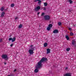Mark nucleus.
<instances>
[{"mask_svg":"<svg viewBox=\"0 0 76 76\" xmlns=\"http://www.w3.org/2000/svg\"><path fill=\"white\" fill-rule=\"evenodd\" d=\"M48 61V59L46 58L43 57L42 58L41 60L38 63L37 65L36 66V69L34 70L35 73H37L38 72V69H39L42 67V63L44 62V61Z\"/></svg>","mask_w":76,"mask_h":76,"instance_id":"1","label":"nucleus"},{"mask_svg":"<svg viewBox=\"0 0 76 76\" xmlns=\"http://www.w3.org/2000/svg\"><path fill=\"white\" fill-rule=\"evenodd\" d=\"M35 47H33L32 48H31V49H30L28 50V52H29V53L30 54H33L34 53V51L35 50Z\"/></svg>","mask_w":76,"mask_h":76,"instance_id":"2","label":"nucleus"},{"mask_svg":"<svg viewBox=\"0 0 76 76\" xmlns=\"http://www.w3.org/2000/svg\"><path fill=\"white\" fill-rule=\"evenodd\" d=\"M2 58L4 59H5V60H8V58H9L7 56V55L6 54L3 55L2 56Z\"/></svg>","mask_w":76,"mask_h":76,"instance_id":"3","label":"nucleus"},{"mask_svg":"<svg viewBox=\"0 0 76 76\" xmlns=\"http://www.w3.org/2000/svg\"><path fill=\"white\" fill-rule=\"evenodd\" d=\"M44 18L45 20H49L50 19V17L48 15H46L45 16Z\"/></svg>","mask_w":76,"mask_h":76,"instance_id":"4","label":"nucleus"},{"mask_svg":"<svg viewBox=\"0 0 76 76\" xmlns=\"http://www.w3.org/2000/svg\"><path fill=\"white\" fill-rule=\"evenodd\" d=\"M9 41H11L12 40V42H14L15 41V40H16V37H14L13 38H9Z\"/></svg>","mask_w":76,"mask_h":76,"instance_id":"5","label":"nucleus"},{"mask_svg":"<svg viewBox=\"0 0 76 76\" xmlns=\"http://www.w3.org/2000/svg\"><path fill=\"white\" fill-rule=\"evenodd\" d=\"M41 9V7L39 6H38L37 7H36L34 9L35 11H38L39 10H40Z\"/></svg>","mask_w":76,"mask_h":76,"instance_id":"6","label":"nucleus"},{"mask_svg":"<svg viewBox=\"0 0 76 76\" xmlns=\"http://www.w3.org/2000/svg\"><path fill=\"white\" fill-rule=\"evenodd\" d=\"M53 33L54 34H58V30L57 29L53 31Z\"/></svg>","mask_w":76,"mask_h":76,"instance_id":"7","label":"nucleus"},{"mask_svg":"<svg viewBox=\"0 0 76 76\" xmlns=\"http://www.w3.org/2000/svg\"><path fill=\"white\" fill-rule=\"evenodd\" d=\"M64 76H72V75L70 73H66L64 75Z\"/></svg>","mask_w":76,"mask_h":76,"instance_id":"8","label":"nucleus"},{"mask_svg":"<svg viewBox=\"0 0 76 76\" xmlns=\"http://www.w3.org/2000/svg\"><path fill=\"white\" fill-rule=\"evenodd\" d=\"M5 14L6 13H5L4 12H2L1 13V18H3V16H4V15H5Z\"/></svg>","mask_w":76,"mask_h":76,"instance_id":"9","label":"nucleus"},{"mask_svg":"<svg viewBox=\"0 0 76 76\" xmlns=\"http://www.w3.org/2000/svg\"><path fill=\"white\" fill-rule=\"evenodd\" d=\"M47 54H48L50 53V49H47Z\"/></svg>","mask_w":76,"mask_h":76,"instance_id":"10","label":"nucleus"},{"mask_svg":"<svg viewBox=\"0 0 76 76\" xmlns=\"http://www.w3.org/2000/svg\"><path fill=\"white\" fill-rule=\"evenodd\" d=\"M65 38H66V39L68 41V40H69V36H67V35H66V36Z\"/></svg>","mask_w":76,"mask_h":76,"instance_id":"11","label":"nucleus"},{"mask_svg":"<svg viewBox=\"0 0 76 76\" xmlns=\"http://www.w3.org/2000/svg\"><path fill=\"white\" fill-rule=\"evenodd\" d=\"M48 45V44L47 43H45L44 44V47H47Z\"/></svg>","mask_w":76,"mask_h":76,"instance_id":"12","label":"nucleus"},{"mask_svg":"<svg viewBox=\"0 0 76 76\" xmlns=\"http://www.w3.org/2000/svg\"><path fill=\"white\" fill-rule=\"evenodd\" d=\"M52 26H53V25L51 24H49L48 25V27H49V28H52Z\"/></svg>","mask_w":76,"mask_h":76,"instance_id":"13","label":"nucleus"},{"mask_svg":"<svg viewBox=\"0 0 76 76\" xmlns=\"http://www.w3.org/2000/svg\"><path fill=\"white\" fill-rule=\"evenodd\" d=\"M75 41L74 40H72V45H75Z\"/></svg>","mask_w":76,"mask_h":76,"instance_id":"14","label":"nucleus"},{"mask_svg":"<svg viewBox=\"0 0 76 76\" xmlns=\"http://www.w3.org/2000/svg\"><path fill=\"white\" fill-rule=\"evenodd\" d=\"M51 29V28L50 27H48L47 28V30L48 31H50Z\"/></svg>","mask_w":76,"mask_h":76,"instance_id":"15","label":"nucleus"},{"mask_svg":"<svg viewBox=\"0 0 76 76\" xmlns=\"http://www.w3.org/2000/svg\"><path fill=\"white\" fill-rule=\"evenodd\" d=\"M68 1L69 2L70 4H72V2H73V1H72V0H69Z\"/></svg>","mask_w":76,"mask_h":76,"instance_id":"16","label":"nucleus"},{"mask_svg":"<svg viewBox=\"0 0 76 76\" xmlns=\"http://www.w3.org/2000/svg\"><path fill=\"white\" fill-rule=\"evenodd\" d=\"M39 1L38 2V3L40 5L41 4V1Z\"/></svg>","mask_w":76,"mask_h":76,"instance_id":"17","label":"nucleus"},{"mask_svg":"<svg viewBox=\"0 0 76 76\" xmlns=\"http://www.w3.org/2000/svg\"><path fill=\"white\" fill-rule=\"evenodd\" d=\"M14 6H15L14 4H12L11 5L10 7H14Z\"/></svg>","mask_w":76,"mask_h":76,"instance_id":"18","label":"nucleus"},{"mask_svg":"<svg viewBox=\"0 0 76 76\" xmlns=\"http://www.w3.org/2000/svg\"><path fill=\"white\" fill-rule=\"evenodd\" d=\"M22 27V25L20 24V25H19L18 28H21Z\"/></svg>","mask_w":76,"mask_h":76,"instance_id":"19","label":"nucleus"},{"mask_svg":"<svg viewBox=\"0 0 76 76\" xmlns=\"http://www.w3.org/2000/svg\"><path fill=\"white\" fill-rule=\"evenodd\" d=\"M58 25H59V26H60V25H61V22H59L58 23Z\"/></svg>","mask_w":76,"mask_h":76,"instance_id":"20","label":"nucleus"},{"mask_svg":"<svg viewBox=\"0 0 76 76\" xmlns=\"http://www.w3.org/2000/svg\"><path fill=\"white\" fill-rule=\"evenodd\" d=\"M1 10L2 12H3V10H4V8L3 7H2L1 9Z\"/></svg>","mask_w":76,"mask_h":76,"instance_id":"21","label":"nucleus"},{"mask_svg":"<svg viewBox=\"0 0 76 76\" xmlns=\"http://www.w3.org/2000/svg\"><path fill=\"white\" fill-rule=\"evenodd\" d=\"M70 48H68L66 49V51H70Z\"/></svg>","mask_w":76,"mask_h":76,"instance_id":"22","label":"nucleus"},{"mask_svg":"<svg viewBox=\"0 0 76 76\" xmlns=\"http://www.w3.org/2000/svg\"><path fill=\"white\" fill-rule=\"evenodd\" d=\"M44 5L45 6H47V3H44Z\"/></svg>","mask_w":76,"mask_h":76,"instance_id":"23","label":"nucleus"},{"mask_svg":"<svg viewBox=\"0 0 76 76\" xmlns=\"http://www.w3.org/2000/svg\"><path fill=\"white\" fill-rule=\"evenodd\" d=\"M74 35V34H73V33L71 32L70 33V35H71V36H72V35Z\"/></svg>","mask_w":76,"mask_h":76,"instance_id":"24","label":"nucleus"},{"mask_svg":"<svg viewBox=\"0 0 76 76\" xmlns=\"http://www.w3.org/2000/svg\"><path fill=\"white\" fill-rule=\"evenodd\" d=\"M45 15V13L44 12H42V14L41 16H44Z\"/></svg>","mask_w":76,"mask_h":76,"instance_id":"25","label":"nucleus"},{"mask_svg":"<svg viewBox=\"0 0 76 76\" xmlns=\"http://www.w3.org/2000/svg\"><path fill=\"white\" fill-rule=\"evenodd\" d=\"M39 0H35L34 1V2H37V1H39Z\"/></svg>","mask_w":76,"mask_h":76,"instance_id":"26","label":"nucleus"},{"mask_svg":"<svg viewBox=\"0 0 76 76\" xmlns=\"http://www.w3.org/2000/svg\"><path fill=\"white\" fill-rule=\"evenodd\" d=\"M2 39H0V42H2Z\"/></svg>","mask_w":76,"mask_h":76,"instance_id":"27","label":"nucleus"},{"mask_svg":"<svg viewBox=\"0 0 76 76\" xmlns=\"http://www.w3.org/2000/svg\"><path fill=\"white\" fill-rule=\"evenodd\" d=\"M34 47V45H31V46H30V47L31 48V47Z\"/></svg>","mask_w":76,"mask_h":76,"instance_id":"28","label":"nucleus"},{"mask_svg":"<svg viewBox=\"0 0 76 76\" xmlns=\"http://www.w3.org/2000/svg\"><path fill=\"white\" fill-rule=\"evenodd\" d=\"M69 30L70 31V30H71L72 29L71 28H70V27H69Z\"/></svg>","mask_w":76,"mask_h":76,"instance_id":"29","label":"nucleus"},{"mask_svg":"<svg viewBox=\"0 0 76 76\" xmlns=\"http://www.w3.org/2000/svg\"><path fill=\"white\" fill-rule=\"evenodd\" d=\"M13 44H12L10 45V46L12 47V46H13Z\"/></svg>","mask_w":76,"mask_h":76,"instance_id":"30","label":"nucleus"},{"mask_svg":"<svg viewBox=\"0 0 76 76\" xmlns=\"http://www.w3.org/2000/svg\"><path fill=\"white\" fill-rule=\"evenodd\" d=\"M43 10H46V8H44L43 9Z\"/></svg>","mask_w":76,"mask_h":76,"instance_id":"31","label":"nucleus"},{"mask_svg":"<svg viewBox=\"0 0 76 76\" xmlns=\"http://www.w3.org/2000/svg\"><path fill=\"white\" fill-rule=\"evenodd\" d=\"M18 17H16L15 18V20H16L18 19Z\"/></svg>","mask_w":76,"mask_h":76,"instance_id":"32","label":"nucleus"},{"mask_svg":"<svg viewBox=\"0 0 76 76\" xmlns=\"http://www.w3.org/2000/svg\"><path fill=\"white\" fill-rule=\"evenodd\" d=\"M4 64L6 65V62H4Z\"/></svg>","mask_w":76,"mask_h":76,"instance_id":"33","label":"nucleus"},{"mask_svg":"<svg viewBox=\"0 0 76 76\" xmlns=\"http://www.w3.org/2000/svg\"><path fill=\"white\" fill-rule=\"evenodd\" d=\"M16 69H15V70H14V72H16Z\"/></svg>","mask_w":76,"mask_h":76,"instance_id":"34","label":"nucleus"},{"mask_svg":"<svg viewBox=\"0 0 76 76\" xmlns=\"http://www.w3.org/2000/svg\"><path fill=\"white\" fill-rule=\"evenodd\" d=\"M39 12H38V13H37V15H39Z\"/></svg>","mask_w":76,"mask_h":76,"instance_id":"35","label":"nucleus"},{"mask_svg":"<svg viewBox=\"0 0 76 76\" xmlns=\"http://www.w3.org/2000/svg\"><path fill=\"white\" fill-rule=\"evenodd\" d=\"M7 9H8V8H7V9L5 10H7Z\"/></svg>","mask_w":76,"mask_h":76,"instance_id":"36","label":"nucleus"},{"mask_svg":"<svg viewBox=\"0 0 76 76\" xmlns=\"http://www.w3.org/2000/svg\"><path fill=\"white\" fill-rule=\"evenodd\" d=\"M67 69H68L67 67H66V68H65V69L66 70H67Z\"/></svg>","mask_w":76,"mask_h":76,"instance_id":"37","label":"nucleus"},{"mask_svg":"<svg viewBox=\"0 0 76 76\" xmlns=\"http://www.w3.org/2000/svg\"><path fill=\"white\" fill-rule=\"evenodd\" d=\"M11 35L10 36V37H11Z\"/></svg>","mask_w":76,"mask_h":76,"instance_id":"38","label":"nucleus"},{"mask_svg":"<svg viewBox=\"0 0 76 76\" xmlns=\"http://www.w3.org/2000/svg\"><path fill=\"white\" fill-rule=\"evenodd\" d=\"M40 25L39 26V27H40Z\"/></svg>","mask_w":76,"mask_h":76,"instance_id":"39","label":"nucleus"},{"mask_svg":"<svg viewBox=\"0 0 76 76\" xmlns=\"http://www.w3.org/2000/svg\"><path fill=\"white\" fill-rule=\"evenodd\" d=\"M42 0V1H44V0Z\"/></svg>","mask_w":76,"mask_h":76,"instance_id":"40","label":"nucleus"}]
</instances>
